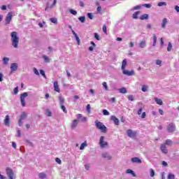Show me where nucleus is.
I'll use <instances>...</instances> for the list:
<instances>
[{
	"mask_svg": "<svg viewBox=\"0 0 179 179\" xmlns=\"http://www.w3.org/2000/svg\"><path fill=\"white\" fill-rule=\"evenodd\" d=\"M149 19V15L148 14H143L140 16L141 20H148Z\"/></svg>",
	"mask_w": 179,
	"mask_h": 179,
	"instance_id": "a211bd4d",
	"label": "nucleus"
},
{
	"mask_svg": "<svg viewBox=\"0 0 179 179\" xmlns=\"http://www.w3.org/2000/svg\"><path fill=\"white\" fill-rule=\"evenodd\" d=\"M160 44H161V47H163V45H164V42L163 41V38H160Z\"/></svg>",
	"mask_w": 179,
	"mask_h": 179,
	"instance_id": "bf43d9fd",
	"label": "nucleus"
},
{
	"mask_svg": "<svg viewBox=\"0 0 179 179\" xmlns=\"http://www.w3.org/2000/svg\"><path fill=\"white\" fill-rule=\"evenodd\" d=\"M127 59H123L122 62V70L124 71L125 68L127 67Z\"/></svg>",
	"mask_w": 179,
	"mask_h": 179,
	"instance_id": "f3484780",
	"label": "nucleus"
},
{
	"mask_svg": "<svg viewBox=\"0 0 179 179\" xmlns=\"http://www.w3.org/2000/svg\"><path fill=\"white\" fill-rule=\"evenodd\" d=\"M94 38H96V40L98 41H100V36H99V34L94 33Z\"/></svg>",
	"mask_w": 179,
	"mask_h": 179,
	"instance_id": "79ce46f5",
	"label": "nucleus"
},
{
	"mask_svg": "<svg viewBox=\"0 0 179 179\" xmlns=\"http://www.w3.org/2000/svg\"><path fill=\"white\" fill-rule=\"evenodd\" d=\"M34 72L35 75H37V76L40 75L38 70H37V69H36V68L34 69Z\"/></svg>",
	"mask_w": 179,
	"mask_h": 179,
	"instance_id": "3c124183",
	"label": "nucleus"
},
{
	"mask_svg": "<svg viewBox=\"0 0 179 179\" xmlns=\"http://www.w3.org/2000/svg\"><path fill=\"white\" fill-rule=\"evenodd\" d=\"M26 118H27V113L22 112L21 113L20 118L19 120V125H20V127H22V121H23V120H26Z\"/></svg>",
	"mask_w": 179,
	"mask_h": 179,
	"instance_id": "0eeeda50",
	"label": "nucleus"
},
{
	"mask_svg": "<svg viewBox=\"0 0 179 179\" xmlns=\"http://www.w3.org/2000/svg\"><path fill=\"white\" fill-rule=\"evenodd\" d=\"M148 85H143L141 90L142 92H147L148 91Z\"/></svg>",
	"mask_w": 179,
	"mask_h": 179,
	"instance_id": "4c0bfd02",
	"label": "nucleus"
},
{
	"mask_svg": "<svg viewBox=\"0 0 179 179\" xmlns=\"http://www.w3.org/2000/svg\"><path fill=\"white\" fill-rule=\"evenodd\" d=\"M55 162H56V163H58V164H61V163H62L59 158H56Z\"/></svg>",
	"mask_w": 179,
	"mask_h": 179,
	"instance_id": "6e6d98bb",
	"label": "nucleus"
},
{
	"mask_svg": "<svg viewBox=\"0 0 179 179\" xmlns=\"http://www.w3.org/2000/svg\"><path fill=\"white\" fill-rule=\"evenodd\" d=\"M140 12L139 11H136V13H134L133 14V19H138V15H139Z\"/></svg>",
	"mask_w": 179,
	"mask_h": 179,
	"instance_id": "2f4dec72",
	"label": "nucleus"
},
{
	"mask_svg": "<svg viewBox=\"0 0 179 179\" xmlns=\"http://www.w3.org/2000/svg\"><path fill=\"white\" fill-rule=\"evenodd\" d=\"M38 177H39V178H41V179L47 178V174H45V173H44V172L39 173Z\"/></svg>",
	"mask_w": 179,
	"mask_h": 179,
	"instance_id": "4be33fe9",
	"label": "nucleus"
},
{
	"mask_svg": "<svg viewBox=\"0 0 179 179\" xmlns=\"http://www.w3.org/2000/svg\"><path fill=\"white\" fill-rule=\"evenodd\" d=\"M162 166H164V167L167 166H168L167 162H166V161H163L162 162Z\"/></svg>",
	"mask_w": 179,
	"mask_h": 179,
	"instance_id": "69168bd1",
	"label": "nucleus"
},
{
	"mask_svg": "<svg viewBox=\"0 0 179 179\" xmlns=\"http://www.w3.org/2000/svg\"><path fill=\"white\" fill-rule=\"evenodd\" d=\"M17 93H19V87H16L13 90V94H17Z\"/></svg>",
	"mask_w": 179,
	"mask_h": 179,
	"instance_id": "e433bc0d",
	"label": "nucleus"
},
{
	"mask_svg": "<svg viewBox=\"0 0 179 179\" xmlns=\"http://www.w3.org/2000/svg\"><path fill=\"white\" fill-rule=\"evenodd\" d=\"M141 118H146V113L143 112L141 115Z\"/></svg>",
	"mask_w": 179,
	"mask_h": 179,
	"instance_id": "e2e57ef3",
	"label": "nucleus"
},
{
	"mask_svg": "<svg viewBox=\"0 0 179 179\" xmlns=\"http://www.w3.org/2000/svg\"><path fill=\"white\" fill-rule=\"evenodd\" d=\"M129 100H130V101H134V96L132 95L129 96Z\"/></svg>",
	"mask_w": 179,
	"mask_h": 179,
	"instance_id": "0e129e2a",
	"label": "nucleus"
},
{
	"mask_svg": "<svg viewBox=\"0 0 179 179\" xmlns=\"http://www.w3.org/2000/svg\"><path fill=\"white\" fill-rule=\"evenodd\" d=\"M131 162L132 163H138V164H141L142 163V160H141V159H139V157H133L131 158Z\"/></svg>",
	"mask_w": 179,
	"mask_h": 179,
	"instance_id": "4468645a",
	"label": "nucleus"
},
{
	"mask_svg": "<svg viewBox=\"0 0 179 179\" xmlns=\"http://www.w3.org/2000/svg\"><path fill=\"white\" fill-rule=\"evenodd\" d=\"M143 6H144V8H152V5L148 4V3L143 4Z\"/></svg>",
	"mask_w": 179,
	"mask_h": 179,
	"instance_id": "8fccbe9b",
	"label": "nucleus"
},
{
	"mask_svg": "<svg viewBox=\"0 0 179 179\" xmlns=\"http://www.w3.org/2000/svg\"><path fill=\"white\" fill-rule=\"evenodd\" d=\"M50 20L52 23H54L55 24H57V23H58V20H57V18H50Z\"/></svg>",
	"mask_w": 179,
	"mask_h": 179,
	"instance_id": "c756f323",
	"label": "nucleus"
},
{
	"mask_svg": "<svg viewBox=\"0 0 179 179\" xmlns=\"http://www.w3.org/2000/svg\"><path fill=\"white\" fill-rule=\"evenodd\" d=\"M167 131L169 133L174 132V131H176V124H173V123H170L167 127Z\"/></svg>",
	"mask_w": 179,
	"mask_h": 179,
	"instance_id": "6e6552de",
	"label": "nucleus"
},
{
	"mask_svg": "<svg viewBox=\"0 0 179 179\" xmlns=\"http://www.w3.org/2000/svg\"><path fill=\"white\" fill-rule=\"evenodd\" d=\"M150 177H155V171L153 169L150 170Z\"/></svg>",
	"mask_w": 179,
	"mask_h": 179,
	"instance_id": "5fc2aeb1",
	"label": "nucleus"
},
{
	"mask_svg": "<svg viewBox=\"0 0 179 179\" xmlns=\"http://www.w3.org/2000/svg\"><path fill=\"white\" fill-rule=\"evenodd\" d=\"M3 61L5 65H8L9 64V58L8 57H3Z\"/></svg>",
	"mask_w": 179,
	"mask_h": 179,
	"instance_id": "a878e982",
	"label": "nucleus"
},
{
	"mask_svg": "<svg viewBox=\"0 0 179 179\" xmlns=\"http://www.w3.org/2000/svg\"><path fill=\"white\" fill-rule=\"evenodd\" d=\"M40 73L43 76V78H46L47 76H45V72L43 71V70H40Z\"/></svg>",
	"mask_w": 179,
	"mask_h": 179,
	"instance_id": "49530a36",
	"label": "nucleus"
},
{
	"mask_svg": "<svg viewBox=\"0 0 179 179\" xmlns=\"http://www.w3.org/2000/svg\"><path fill=\"white\" fill-rule=\"evenodd\" d=\"M59 100L60 104L65 103V99H64V98H62V96H59Z\"/></svg>",
	"mask_w": 179,
	"mask_h": 179,
	"instance_id": "37998d69",
	"label": "nucleus"
},
{
	"mask_svg": "<svg viewBox=\"0 0 179 179\" xmlns=\"http://www.w3.org/2000/svg\"><path fill=\"white\" fill-rule=\"evenodd\" d=\"M6 174L9 179H15V173H13V170L10 169V168L6 169Z\"/></svg>",
	"mask_w": 179,
	"mask_h": 179,
	"instance_id": "20e7f679",
	"label": "nucleus"
},
{
	"mask_svg": "<svg viewBox=\"0 0 179 179\" xmlns=\"http://www.w3.org/2000/svg\"><path fill=\"white\" fill-rule=\"evenodd\" d=\"M146 44V43L145 41H141L139 44V46L141 47V48H145V45Z\"/></svg>",
	"mask_w": 179,
	"mask_h": 179,
	"instance_id": "c9c22d12",
	"label": "nucleus"
},
{
	"mask_svg": "<svg viewBox=\"0 0 179 179\" xmlns=\"http://www.w3.org/2000/svg\"><path fill=\"white\" fill-rule=\"evenodd\" d=\"M119 91H120V93H123L124 94H125V93H127V88L125 87L120 88Z\"/></svg>",
	"mask_w": 179,
	"mask_h": 179,
	"instance_id": "cd10ccee",
	"label": "nucleus"
},
{
	"mask_svg": "<svg viewBox=\"0 0 179 179\" xmlns=\"http://www.w3.org/2000/svg\"><path fill=\"white\" fill-rule=\"evenodd\" d=\"M163 5H164V6H167V3H166V2H164V1L158 3V6H163Z\"/></svg>",
	"mask_w": 179,
	"mask_h": 179,
	"instance_id": "a19ab883",
	"label": "nucleus"
},
{
	"mask_svg": "<svg viewBox=\"0 0 179 179\" xmlns=\"http://www.w3.org/2000/svg\"><path fill=\"white\" fill-rule=\"evenodd\" d=\"M168 145L169 146L173 145V141L170 139H167L166 141H165V145Z\"/></svg>",
	"mask_w": 179,
	"mask_h": 179,
	"instance_id": "bb28decb",
	"label": "nucleus"
},
{
	"mask_svg": "<svg viewBox=\"0 0 179 179\" xmlns=\"http://www.w3.org/2000/svg\"><path fill=\"white\" fill-rule=\"evenodd\" d=\"M167 24V18H164L162 20V27L163 29H164V27H166V25Z\"/></svg>",
	"mask_w": 179,
	"mask_h": 179,
	"instance_id": "5701e85b",
	"label": "nucleus"
},
{
	"mask_svg": "<svg viewBox=\"0 0 179 179\" xmlns=\"http://www.w3.org/2000/svg\"><path fill=\"white\" fill-rule=\"evenodd\" d=\"M161 150L163 153L165 154L168 152L167 148H166V144H162L161 145Z\"/></svg>",
	"mask_w": 179,
	"mask_h": 179,
	"instance_id": "6ab92c4d",
	"label": "nucleus"
},
{
	"mask_svg": "<svg viewBox=\"0 0 179 179\" xmlns=\"http://www.w3.org/2000/svg\"><path fill=\"white\" fill-rule=\"evenodd\" d=\"M102 85L103 86V87H105V90H108V87L107 86V83L103 82L102 83Z\"/></svg>",
	"mask_w": 179,
	"mask_h": 179,
	"instance_id": "de8ad7c7",
	"label": "nucleus"
},
{
	"mask_svg": "<svg viewBox=\"0 0 179 179\" xmlns=\"http://www.w3.org/2000/svg\"><path fill=\"white\" fill-rule=\"evenodd\" d=\"M29 96V94L27 92H24L20 94V102H21V106L22 107H26V101L25 99Z\"/></svg>",
	"mask_w": 179,
	"mask_h": 179,
	"instance_id": "7ed1b4c3",
	"label": "nucleus"
},
{
	"mask_svg": "<svg viewBox=\"0 0 179 179\" xmlns=\"http://www.w3.org/2000/svg\"><path fill=\"white\" fill-rule=\"evenodd\" d=\"M102 157H103V159H108V160H111V156L109 155L107 152H103L102 154Z\"/></svg>",
	"mask_w": 179,
	"mask_h": 179,
	"instance_id": "dca6fc26",
	"label": "nucleus"
},
{
	"mask_svg": "<svg viewBox=\"0 0 179 179\" xmlns=\"http://www.w3.org/2000/svg\"><path fill=\"white\" fill-rule=\"evenodd\" d=\"M95 125L98 129H100L101 132L106 134L107 132V127L106 125L103 124L101 122H95Z\"/></svg>",
	"mask_w": 179,
	"mask_h": 179,
	"instance_id": "f03ea898",
	"label": "nucleus"
},
{
	"mask_svg": "<svg viewBox=\"0 0 179 179\" xmlns=\"http://www.w3.org/2000/svg\"><path fill=\"white\" fill-rule=\"evenodd\" d=\"M74 36L76 38V40L77 41L78 45H80V39L79 38V36H78L77 34H74Z\"/></svg>",
	"mask_w": 179,
	"mask_h": 179,
	"instance_id": "393cba45",
	"label": "nucleus"
},
{
	"mask_svg": "<svg viewBox=\"0 0 179 179\" xmlns=\"http://www.w3.org/2000/svg\"><path fill=\"white\" fill-rule=\"evenodd\" d=\"M78 127V120H74L71 124L72 129H75Z\"/></svg>",
	"mask_w": 179,
	"mask_h": 179,
	"instance_id": "aec40b11",
	"label": "nucleus"
},
{
	"mask_svg": "<svg viewBox=\"0 0 179 179\" xmlns=\"http://www.w3.org/2000/svg\"><path fill=\"white\" fill-rule=\"evenodd\" d=\"M156 65H162V60L160 59L156 60Z\"/></svg>",
	"mask_w": 179,
	"mask_h": 179,
	"instance_id": "4d7b16f0",
	"label": "nucleus"
},
{
	"mask_svg": "<svg viewBox=\"0 0 179 179\" xmlns=\"http://www.w3.org/2000/svg\"><path fill=\"white\" fill-rule=\"evenodd\" d=\"M127 134L129 138H135L136 135H138V133L136 131H134L131 129H127Z\"/></svg>",
	"mask_w": 179,
	"mask_h": 179,
	"instance_id": "423d86ee",
	"label": "nucleus"
},
{
	"mask_svg": "<svg viewBox=\"0 0 179 179\" xmlns=\"http://www.w3.org/2000/svg\"><path fill=\"white\" fill-rule=\"evenodd\" d=\"M86 146H87V145L85 143H83L80 147V150H83Z\"/></svg>",
	"mask_w": 179,
	"mask_h": 179,
	"instance_id": "72a5a7b5",
	"label": "nucleus"
},
{
	"mask_svg": "<svg viewBox=\"0 0 179 179\" xmlns=\"http://www.w3.org/2000/svg\"><path fill=\"white\" fill-rule=\"evenodd\" d=\"M141 6H136L135 7H134V10H138V9H141Z\"/></svg>",
	"mask_w": 179,
	"mask_h": 179,
	"instance_id": "052dcab7",
	"label": "nucleus"
},
{
	"mask_svg": "<svg viewBox=\"0 0 179 179\" xmlns=\"http://www.w3.org/2000/svg\"><path fill=\"white\" fill-rule=\"evenodd\" d=\"M175 10H176V12H178V13H179V6H175Z\"/></svg>",
	"mask_w": 179,
	"mask_h": 179,
	"instance_id": "338daca9",
	"label": "nucleus"
},
{
	"mask_svg": "<svg viewBox=\"0 0 179 179\" xmlns=\"http://www.w3.org/2000/svg\"><path fill=\"white\" fill-rule=\"evenodd\" d=\"M61 109L62 110V111H64V113H65V114L68 113V110H66V108H65V106L64 105H61Z\"/></svg>",
	"mask_w": 179,
	"mask_h": 179,
	"instance_id": "7c9ffc66",
	"label": "nucleus"
},
{
	"mask_svg": "<svg viewBox=\"0 0 179 179\" xmlns=\"http://www.w3.org/2000/svg\"><path fill=\"white\" fill-rule=\"evenodd\" d=\"M123 75H126L127 76H134L135 75V71L134 70L128 71V70H123L122 71Z\"/></svg>",
	"mask_w": 179,
	"mask_h": 179,
	"instance_id": "1a4fd4ad",
	"label": "nucleus"
},
{
	"mask_svg": "<svg viewBox=\"0 0 179 179\" xmlns=\"http://www.w3.org/2000/svg\"><path fill=\"white\" fill-rule=\"evenodd\" d=\"M70 13H71L72 15H78V12H76V10H70Z\"/></svg>",
	"mask_w": 179,
	"mask_h": 179,
	"instance_id": "09e8293b",
	"label": "nucleus"
},
{
	"mask_svg": "<svg viewBox=\"0 0 179 179\" xmlns=\"http://www.w3.org/2000/svg\"><path fill=\"white\" fill-rule=\"evenodd\" d=\"M85 16H82L78 17V20H80V22H81V23H85Z\"/></svg>",
	"mask_w": 179,
	"mask_h": 179,
	"instance_id": "473e14b6",
	"label": "nucleus"
},
{
	"mask_svg": "<svg viewBox=\"0 0 179 179\" xmlns=\"http://www.w3.org/2000/svg\"><path fill=\"white\" fill-rule=\"evenodd\" d=\"M97 13H101V6H99L96 8Z\"/></svg>",
	"mask_w": 179,
	"mask_h": 179,
	"instance_id": "864d4df0",
	"label": "nucleus"
},
{
	"mask_svg": "<svg viewBox=\"0 0 179 179\" xmlns=\"http://www.w3.org/2000/svg\"><path fill=\"white\" fill-rule=\"evenodd\" d=\"M87 17H89V19H90L91 20L93 19L94 16L93 14L92 13H87Z\"/></svg>",
	"mask_w": 179,
	"mask_h": 179,
	"instance_id": "a18cd8bd",
	"label": "nucleus"
},
{
	"mask_svg": "<svg viewBox=\"0 0 179 179\" xmlns=\"http://www.w3.org/2000/svg\"><path fill=\"white\" fill-rule=\"evenodd\" d=\"M175 178V176H174V174L173 173H169L168 175V179H174Z\"/></svg>",
	"mask_w": 179,
	"mask_h": 179,
	"instance_id": "c03bdc74",
	"label": "nucleus"
},
{
	"mask_svg": "<svg viewBox=\"0 0 179 179\" xmlns=\"http://www.w3.org/2000/svg\"><path fill=\"white\" fill-rule=\"evenodd\" d=\"M17 136L20 138L22 136V133L20 132V130L17 131Z\"/></svg>",
	"mask_w": 179,
	"mask_h": 179,
	"instance_id": "680f3d73",
	"label": "nucleus"
},
{
	"mask_svg": "<svg viewBox=\"0 0 179 179\" xmlns=\"http://www.w3.org/2000/svg\"><path fill=\"white\" fill-rule=\"evenodd\" d=\"M6 176H3V175H1L0 173V179H6Z\"/></svg>",
	"mask_w": 179,
	"mask_h": 179,
	"instance_id": "774afa93",
	"label": "nucleus"
},
{
	"mask_svg": "<svg viewBox=\"0 0 179 179\" xmlns=\"http://www.w3.org/2000/svg\"><path fill=\"white\" fill-rule=\"evenodd\" d=\"M155 101L159 106H163V101L162 99L158 98H155Z\"/></svg>",
	"mask_w": 179,
	"mask_h": 179,
	"instance_id": "412c9836",
	"label": "nucleus"
},
{
	"mask_svg": "<svg viewBox=\"0 0 179 179\" xmlns=\"http://www.w3.org/2000/svg\"><path fill=\"white\" fill-rule=\"evenodd\" d=\"M110 121H113L115 124V125H120V120L117 118L115 115L110 116Z\"/></svg>",
	"mask_w": 179,
	"mask_h": 179,
	"instance_id": "9b49d317",
	"label": "nucleus"
},
{
	"mask_svg": "<svg viewBox=\"0 0 179 179\" xmlns=\"http://www.w3.org/2000/svg\"><path fill=\"white\" fill-rule=\"evenodd\" d=\"M99 145L101 148H106L108 146V143L104 141V136H101L99 139Z\"/></svg>",
	"mask_w": 179,
	"mask_h": 179,
	"instance_id": "39448f33",
	"label": "nucleus"
},
{
	"mask_svg": "<svg viewBox=\"0 0 179 179\" xmlns=\"http://www.w3.org/2000/svg\"><path fill=\"white\" fill-rule=\"evenodd\" d=\"M12 13H8L6 17V24H9L12 21Z\"/></svg>",
	"mask_w": 179,
	"mask_h": 179,
	"instance_id": "9d476101",
	"label": "nucleus"
},
{
	"mask_svg": "<svg viewBox=\"0 0 179 179\" xmlns=\"http://www.w3.org/2000/svg\"><path fill=\"white\" fill-rule=\"evenodd\" d=\"M53 87L55 92H57V93H59L61 92V90H59V85H58V81L56 80L53 83Z\"/></svg>",
	"mask_w": 179,
	"mask_h": 179,
	"instance_id": "f8f14e48",
	"label": "nucleus"
},
{
	"mask_svg": "<svg viewBox=\"0 0 179 179\" xmlns=\"http://www.w3.org/2000/svg\"><path fill=\"white\" fill-rule=\"evenodd\" d=\"M157 41V36H156V34H153V47H156V43Z\"/></svg>",
	"mask_w": 179,
	"mask_h": 179,
	"instance_id": "b1692460",
	"label": "nucleus"
},
{
	"mask_svg": "<svg viewBox=\"0 0 179 179\" xmlns=\"http://www.w3.org/2000/svg\"><path fill=\"white\" fill-rule=\"evenodd\" d=\"M172 48H173V45L171 43V42H169L167 47V51L168 52L171 51Z\"/></svg>",
	"mask_w": 179,
	"mask_h": 179,
	"instance_id": "c85d7f7f",
	"label": "nucleus"
},
{
	"mask_svg": "<svg viewBox=\"0 0 179 179\" xmlns=\"http://www.w3.org/2000/svg\"><path fill=\"white\" fill-rule=\"evenodd\" d=\"M86 108H87V113H90V104H87Z\"/></svg>",
	"mask_w": 179,
	"mask_h": 179,
	"instance_id": "13d9d810",
	"label": "nucleus"
},
{
	"mask_svg": "<svg viewBox=\"0 0 179 179\" xmlns=\"http://www.w3.org/2000/svg\"><path fill=\"white\" fill-rule=\"evenodd\" d=\"M10 68L11 72H16L17 71V64L12 63Z\"/></svg>",
	"mask_w": 179,
	"mask_h": 179,
	"instance_id": "ddd939ff",
	"label": "nucleus"
},
{
	"mask_svg": "<svg viewBox=\"0 0 179 179\" xmlns=\"http://www.w3.org/2000/svg\"><path fill=\"white\" fill-rule=\"evenodd\" d=\"M46 112H47L48 117H51V115H52V113L51 112V110H50V109H47Z\"/></svg>",
	"mask_w": 179,
	"mask_h": 179,
	"instance_id": "58836bf2",
	"label": "nucleus"
},
{
	"mask_svg": "<svg viewBox=\"0 0 179 179\" xmlns=\"http://www.w3.org/2000/svg\"><path fill=\"white\" fill-rule=\"evenodd\" d=\"M43 59L46 62H50V60L48 59V57L43 55Z\"/></svg>",
	"mask_w": 179,
	"mask_h": 179,
	"instance_id": "603ef678",
	"label": "nucleus"
},
{
	"mask_svg": "<svg viewBox=\"0 0 179 179\" xmlns=\"http://www.w3.org/2000/svg\"><path fill=\"white\" fill-rule=\"evenodd\" d=\"M102 113H103V115H110V112H108L107 110H106V109H103V110H102Z\"/></svg>",
	"mask_w": 179,
	"mask_h": 179,
	"instance_id": "f704fd0d",
	"label": "nucleus"
},
{
	"mask_svg": "<svg viewBox=\"0 0 179 179\" xmlns=\"http://www.w3.org/2000/svg\"><path fill=\"white\" fill-rule=\"evenodd\" d=\"M10 37L13 47L14 48H19V36H17V32H11Z\"/></svg>",
	"mask_w": 179,
	"mask_h": 179,
	"instance_id": "f257e3e1",
	"label": "nucleus"
},
{
	"mask_svg": "<svg viewBox=\"0 0 179 179\" xmlns=\"http://www.w3.org/2000/svg\"><path fill=\"white\" fill-rule=\"evenodd\" d=\"M10 122V119H9V115H7L6 116V118L4 119V124L6 127H9V123Z\"/></svg>",
	"mask_w": 179,
	"mask_h": 179,
	"instance_id": "2eb2a0df",
	"label": "nucleus"
},
{
	"mask_svg": "<svg viewBox=\"0 0 179 179\" xmlns=\"http://www.w3.org/2000/svg\"><path fill=\"white\" fill-rule=\"evenodd\" d=\"M102 30L103 33H105V34H107V27L106 26V24L103 25Z\"/></svg>",
	"mask_w": 179,
	"mask_h": 179,
	"instance_id": "ea45409f",
	"label": "nucleus"
}]
</instances>
